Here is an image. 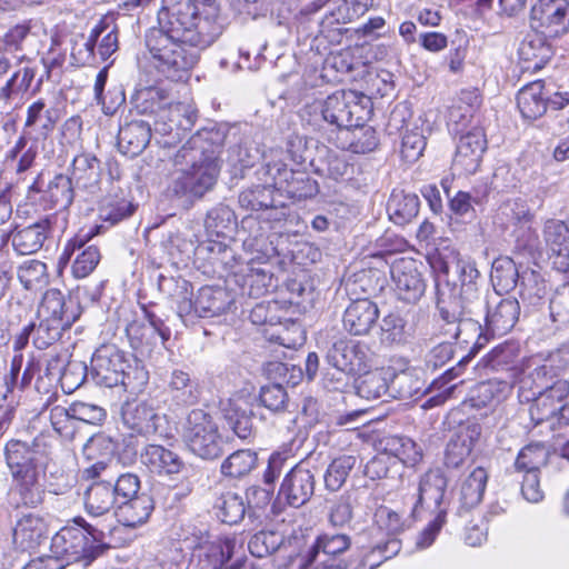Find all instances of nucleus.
<instances>
[{
  "mask_svg": "<svg viewBox=\"0 0 569 569\" xmlns=\"http://www.w3.org/2000/svg\"><path fill=\"white\" fill-rule=\"evenodd\" d=\"M94 37V48L102 61H106L118 50V32L116 26L101 21L90 33Z\"/></svg>",
  "mask_w": 569,
  "mask_h": 569,
  "instance_id": "61",
  "label": "nucleus"
},
{
  "mask_svg": "<svg viewBox=\"0 0 569 569\" xmlns=\"http://www.w3.org/2000/svg\"><path fill=\"white\" fill-rule=\"evenodd\" d=\"M217 517L224 523L236 525L246 515V502L241 495L232 491L223 492L214 503Z\"/></svg>",
  "mask_w": 569,
  "mask_h": 569,
  "instance_id": "49",
  "label": "nucleus"
},
{
  "mask_svg": "<svg viewBox=\"0 0 569 569\" xmlns=\"http://www.w3.org/2000/svg\"><path fill=\"white\" fill-rule=\"evenodd\" d=\"M239 203L242 208L252 211H276V214L272 216L276 220L284 217L282 194L269 183V179H264L263 184H257L243 190L239 194Z\"/></svg>",
  "mask_w": 569,
  "mask_h": 569,
  "instance_id": "26",
  "label": "nucleus"
},
{
  "mask_svg": "<svg viewBox=\"0 0 569 569\" xmlns=\"http://www.w3.org/2000/svg\"><path fill=\"white\" fill-rule=\"evenodd\" d=\"M420 200L415 193L393 190L387 203L390 220L399 226L409 223L419 212Z\"/></svg>",
  "mask_w": 569,
  "mask_h": 569,
  "instance_id": "40",
  "label": "nucleus"
},
{
  "mask_svg": "<svg viewBox=\"0 0 569 569\" xmlns=\"http://www.w3.org/2000/svg\"><path fill=\"white\" fill-rule=\"evenodd\" d=\"M147 322L132 320L126 327V335L133 350L141 355L150 353L158 345L164 346L171 331L163 320L144 309Z\"/></svg>",
  "mask_w": 569,
  "mask_h": 569,
  "instance_id": "15",
  "label": "nucleus"
},
{
  "mask_svg": "<svg viewBox=\"0 0 569 569\" xmlns=\"http://www.w3.org/2000/svg\"><path fill=\"white\" fill-rule=\"evenodd\" d=\"M116 505L118 502L110 481H96L84 493V509L92 517L107 515Z\"/></svg>",
  "mask_w": 569,
  "mask_h": 569,
  "instance_id": "39",
  "label": "nucleus"
},
{
  "mask_svg": "<svg viewBox=\"0 0 569 569\" xmlns=\"http://www.w3.org/2000/svg\"><path fill=\"white\" fill-rule=\"evenodd\" d=\"M548 457L549 448L545 443H529L518 453L515 467L518 471L539 472L540 468L547 465Z\"/></svg>",
  "mask_w": 569,
  "mask_h": 569,
  "instance_id": "52",
  "label": "nucleus"
},
{
  "mask_svg": "<svg viewBox=\"0 0 569 569\" xmlns=\"http://www.w3.org/2000/svg\"><path fill=\"white\" fill-rule=\"evenodd\" d=\"M353 569H376L397 556L401 542L396 537L382 536L380 528H372L360 537Z\"/></svg>",
  "mask_w": 569,
  "mask_h": 569,
  "instance_id": "12",
  "label": "nucleus"
},
{
  "mask_svg": "<svg viewBox=\"0 0 569 569\" xmlns=\"http://www.w3.org/2000/svg\"><path fill=\"white\" fill-rule=\"evenodd\" d=\"M531 23L543 29L550 37H558L569 30L568 0H538L531 8Z\"/></svg>",
  "mask_w": 569,
  "mask_h": 569,
  "instance_id": "18",
  "label": "nucleus"
},
{
  "mask_svg": "<svg viewBox=\"0 0 569 569\" xmlns=\"http://www.w3.org/2000/svg\"><path fill=\"white\" fill-rule=\"evenodd\" d=\"M153 510L150 496L142 493L136 498L118 503L116 517L126 527H137L144 523Z\"/></svg>",
  "mask_w": 569,
  "mask_h": 569,
  "instance_id": "37",
  "label": "nucleus"
},
{
  "mask_svg": "<svg viewBox=\"0 0 569 569\" xmlns=\"http://www.w3.org/2000/svg\"><path fill=\"white\" fill-rule=\"evenodd\" d=\"M513 381L489 379L478 383L472 390L471 400L476 407H486L493 401H501L512 389Z\"/></svg>",
  "mask_w": 569,
  "mask_h": 569,
  "instance_id": "48",
  "label": "nucleus"
},
{
  "mask_svg": "<svg viewBox=\"0 0 569 569\" xmlns=\"http://www.w3.org/2000/svg\"><path fill=\"white\" fill-rule=\"evenodd\" d=\"M18 279L27 290L40 289L48 283L47 264L40 260L24 261L18 268Z\"/></svg>",
  "mask_w": 569,
  "mask_h": 569,
  "instance_id": "56",
  "label": "nucleus"
},
{
  "mask_svg": "<svg viewBox=\"0 0 569 569\" xmlns=\"http://www.w3.org/2000/svg\"><path fill=\"white\" fill-rule=\"evenodd\" d=\"M37 315L44 321L62 322V325L71 327L78 319L79 311L72 298H66L58 289H49L42 297Z\"/></svg>",
  "mask_w": 569,
  "mask_h": 569,
  "instance_id": "27",
  "label": "nucleus"
},
{
  "mask_svg": "<svg viewBox=\"0 0 569 569\" xmlns=\"http://www.w3.org/2000/svg\"><path fill=\"white\" fill-rule=\"evenodd\" d=\"M363 372L356 386L359 397L367 400H376L389 391V381L392 376L391 370L376 369Z\"/></svg>",
  "mask_w": 569,
  "mask_h": 569,
  "instance_id": "44",
  "label": "nucleus"
},
{
  "mask_svg": "<svg viewBox=\"0 0 569 569\" xmlns=\"http://www.w3.org/2000/svg\"><path fill=\"white\" fill-rule=\"evenodd\" d=\"M368 99L352 90L336 91L325 100H316L303 109V118L317 128L325 123L337 129L349 130L367 120L369 110L363 104Z\"/></svg>",
  "mask_w": 569,
  "mask_h": 569,
  "instance_id": "7",
  "label": "nucleus"
},
{
  "mask_svg": "<svg viewBox=\"0 0 569 569\" xmlns=\"http://www.w3.org/2000/svg\"><path fill=\"white\" fill-rule=\"evenodd\" d=\"M549 310L558 329L569 328V283L557 288L550 299Z\"/></svg>",
  "mask_w": 569,
  "mask_h": 569,
  "instance_id": "64",
  "label": "nucleus"
},
{
  "mask_svg": "<svg viewBox=\"0 0 569 569\" xmlns=\"http://www.w3.org/2000/svg\"><path fill=\"white\" fill-rule=\"evenodd\" d=\"M123 423L141 436L159 433L163 417L157 411L153 400L128 401L121 410Z\"/></svg>",
  "mask_w": 569,
  "mask_h": 569,
  "instance_id": "23",
  "label": "nucleus"
},
{
  "mask_svg": "<svg viewBox=\"0 0 569 569\" xmlns=\"http://www.w3.org/2000/svg\"><path fill=\"white\" fill-rule=\"evenodd\" d=\"M74 188L76 187L73 182L68 176L62 173L57 174L52 180L49 181L47 189L43 190V199L49 201L52 206H58L66 209L73 201ZM30 189L37 192L42 191L40 176L30 186Z\"/></svg>",
  "mask_w": 569,
  "mask_h": 569,
  "instance_id": "38",
  "label": "nucleus"
},
{
  "mask_svg": "<svg viewBox=\"0 0 569 569\" xmlns=\"http://www.w3.org/2000/svg\"><path fill=\"white\" fill-rule=\"evenodd\" d=\"M226 418L233 432L241 439L249 438L254 430L251 405L248 399L239 397L230 401Z\"/></svg>",
  "mask_w": 569,
  "mask_h": 569,
  "instance_id": "43",
  "label": "nucleus"
},
{
  "mask_svg": "<svg viewBox=\"0 0 569 569\" xmlns=\"http://www.w3.org/2000/svg\"><path fill=\"white\" fill-rule=\"evenodd\" d=\"M69 178L76 188L94 192L101 180V163L96 156L90 153L76 156Z\"/></svg>",
  "mask_w": 569,
  "mask_h": 569,
  "instance_id": "34",
  "label": "nucleus"
},
{
  "mask_svg": "<svg viewBox=\"0 0 569 569\" xmlns=\"http://www.w3.org/2000/svg\"><path fill=\"white\" fill-rule=\"evenodd\" d=\"M552 367H537L528 377L519 380L518 398L522 403L532 402L529 408L531 421L539 425L559 415L562 420L563 400L569 395V381L559 379L549 385Z\"/></svg>",
  "mask_w": 569,
  "mask_h": 569,
  "instance_id": "6",
  "label": "nucleus"
},
{
  "mask_svg": "<svg viewBox=\"0 0 569 569\" xmlns=\"http://www.w3.org/2000/svg\"><path fill=\"white\" fill-rule=\"evenodd\" d=\"M76 526L61 528L51 539L50 555L28 565L24 569H63L83 561L91 563L106 549L104 531L88 523L83 518L74 519Z\"/></svg>",
  "mask_w": 569,
  "mask_h": 569,
  "instance_id": "3",
  "label": "nucleus"
},
{
  "mask_svg": "<svg viewBox=\"0 0 569 569\" xmlns=\"http://www.w3.org/2000/svg\"><path fill=\"white\" fill-rule=\"evenodd\" d=\"M257 453L242 449L231 453L221 465V473L229 478H242L257 466Z\"/></svg>",
  "mask_w": 569,
  "mask_h": 569,
  "instance_id": "51",
  "label": "nucleus"
},
{
  "mask_svg": "<svg viewBox=\"0 0 569 569\" xmlns=\"http://www.w3.org/2000/svg\"><path fill=\"white\" fill-rule=\"evenodd\" d=\"M315 472L308 463L301 461L290 469L284 476L278 497L290 507L299 508L306 505L315 492Z\"/></svg>",
  "mask_w": 569,
  "mask_h": 569,
  "instance_id": "17",
  "label": "nucleus"
},
{
  "mask_svg": "<svg viewBox=\"0 0 569 569\" xmlns=\"http://www.w3.org/2000/svg\"><path fill=\"white\" fill-rule=\"evenodd\" d=\"M131 103L140 114L153 116V131L162 137L171 136L164 144H172L180 139L179 130H190L197 112L184 103H171L167 92L159 87H143L132 96Z\"/></svg>",
  "mask_w": 569,
  "mask_h": 569,
  "instance_id": "5",
  "label": "nucleus"
},
{
  "mask_svg": "<svg viewBox=\"0 0 569 569\" xmlns=\"http://www.w3.org/2000/svg\"><path fill=\"white\" fill-rule=\"evenodd\" d=\"M485 309L482 319L486 332L492 336L508 333L517 323L520 316V305L516 298H501L498 292L482 296Z\"/></svg>",
  "mask_w": 569,
  "mask_h": 569,
  "instance_id": "14",
  "label": "nucleus"
},
{
  "mask_svg": "<svg viewBox=\"0 0 569 569\" xmlns=\"http://www.w3.org/2000/svg\"><path fill=\"white\" fill-rule=\"evenodd\" d=\"M4 458L12 478L41 475L46 453L41 449L40 439L30 442L10 439L4 446Z\"/></svg>",
  "mask_w": 569,
  "mask_h": 569,
  "instance_id": "11",
  "label": "nucleus"
},
{
  "mask_svg": "<svg viewBox=\"0 0 569 569\" xmlns=\"http://www.w3.org/2000/svg\"><path fill=\"white\" fill-rule=\"evenodd\" d=\"M47 535L44 520L37 515H26L13 529V542L22 551L34 550Z\"/></svg>",
  "mask_w": 569,
  "mask_h": 569,
  "instance_id": "35",
  "label": "nucleus"
},
{
  "mask_svg": "<svg viewBox=\"0 0 569 569\" xmlns=\"http://www.w3.org/2000/svg\"><path fill=\"white\" fill-rule=\"evenodd\" d=\"M41 475L23 476L12 478V493L18 496L19 503L26 507L36 508L44 500V487L40 482Z\"/></svg>",
  "mask_w": 569,
  "mask_h": 569,
  "instance_id": "45",
  "label": "nucleus"
},
{
  "mask_svg": "<svg viewBox=\"0 0 569 569\" xmlns=\"http://www.w3.org/2000/svg\"><path fill=\"white\" fill-rule=\"evenodd\" d=\"M244 250L251 256L247 261L244 281L251 296H262L273 287V273L267 268L269 260L277 256V249L264 236L248 237L243 241Z\"/></svg>",
  "mask_w": 569,
  "mask_h": 569,
  "instance_id": "8",
  "label": "nucleus"
},
{
  "mask_svg": "<svg viewBox=\"0 0 569 569\" xmlns=\"http://www.w3.org/2000/svg\"><path fill=\"white\" fill-rule=\"evenodd\" d=\"M487 150V139L483 129L472 128L461 134L457 143L453 167L463 174H473L480 167Z\"/></svg>",
  "mask_w": 569,
  "mask_h": 569,
  "instance_id": "20",
  "label": "nucleus"
},
{
  "mask_svg": "<svg viewBox=\"0 0 569 569\" xmlns=\"http://www.w3.org/2000/svg\"><path fill=\"white\" fill-rule=\"evenodd\" d=\"M169 390L180 403L192 405L197 401V387L188 372L174 370L169 380Z\"/></svg>",
  "mask_w": 569,
  "mask_h": 569,
  "instance_id": "59",
  "label": "nucleus"
},
{
  "mask_svg": "<svg viewBox=\"0 0 569 569\" xmlns=\"http://www.w3.org/2000/svg\"><path fill=\"white\" fill-rule=\"evenodd\" d=\"M222 29L214 7L206 8L201 16L191 0H163L158 27L146 32L144 46L153 67L178 81L196 66L200 51L211 46Z\"/></svg>",
  "mask_w": 569,
  "mask_h": 569,
  "instance_id": "1",
  "label": "nucleus"
},
{
  "mask_svg": "<svg viewBox=\"0 0 569 569\" xmlns=\"http://www.w3.org/2000/svg\"><path fill=\"white\" fill-rule=\"evenodd\" d=\"M229 306L227 292L221 288L203 287L194 300V316L211 318L223 313Z\"/></svg>",
  "mask_w": 569,
  "mask_h": 569,
  "instance_id": "42",
  "label": "nucleus"
},
{
  "mask_svg": "<svg viewBox=\"0 0 569 569\" xmlns=\"http://www.w3.org/2000/svg\"><path fill=\"white\" fill-rule=\"evenodd\" d=\"M226 134L216 128L202 129L197 132L182 148L200 150L203 157H214L218 161L217 149L224 142Z\"/></svg>",
  "mask_w": 569,
  "mask_h": 569,
  "instance_id": "54",
  "label": "nucleus"
},
{
  "mask_svg": "<svg viewBox=\"0 0 569 569\" xmlns=\"http://www.w3.org/2000/svg\"><path fill=\"white\" fill-rule=\"evenodd\" d=\"M431 267L437 273L447 277L452 271L459 284V295H456L449 289V280L445 288L437 283V308L441 319H457L462 308H467L470 315L483 313L486 305L481 292V273L471 257L451 250L435 258Z\"/></svg>",
  "mask_w": 569,
  "mask_h": 569,
  "instance_id": "2",
  "label": "nucleus"
},
{
  "mask_svg": "<svg viewBox=\"0 0 569 569\" xmlns=\"http://www.w3.org/2000/svg\"><path fill=\"white\" fill-rule=\"evenodd\" d=\"M499 211L515 228L512 233L517 238L519 247L528 250L538 248V236L531 228L535 216L525 201H508L500 207Z\"/></svg>",
  "mask_w": 569,
  "mask_h": 569,
  "instance_id": "22",
  "label": "nucleus"
},
{
  "mask_svg": "<svg viewBox=\"0 0 569 569\" xmlns=\"http://www.w3.org/2000/svg\"><path fill=\"white\" fill-rule=\"evenodd\" d=\"M396 292L406 302H417L425 293L426 283L413 259L401 258L391 264Z\"/></svg>",
  "mask_w": 569,
  "mask_h": 569,
  "instance_id": "21",
  "label": "nucleus"
},
{
  "mask_svg": "<svg viewBox=\"0 0 569 569\" xmlns=\"http://www.w3.org/2000/svg\"><path fill=\"white\" fill-rule=\"evenodd\" d=\"M545 83L541 80L533 81L521 88L517 94V106L523 118L535 120L541 117L548 106Z\"/></svg>",
  "mask_w": 569,
  "mask_h": 569,
  "instance_id": "36",
  "label": "nucleus"
},
{
  "mask_svg": "<svg viewBox=\"0 0 569 569\" xmlns=\"http://www.w3.org/2000/svg\"><path fill=\"white\" fill-rule=\"evenodd\" d=\"M542 237L553 268L559 272H568L569 223L559 219H548L543 224Z\"/></svg>",
  "mask_w": 569,
  "mask_h": 569,
  "instance_id": "24",
  "label": "nucleus"
},
{
  "mask_svg": "<svg viewBox=\"0 0 569 569\" xmlns=\"http://www.w3.org/2000/svg\"><path fill=\"white\" fill-rule=\"evenodd\" d=\"M519 272L515 261L509 257H500L493 260L491 281L495 289L506 291L517 286Z\"/></svg>",
  "mask_w": 569,
  "mask_h": 569,
  "instance_id": "53",
  "label": "nucleus"
},
{
  "mask_svg": "<svg viewBox=\"0 0 569 569\" xmlns=\"http://www.w3.org/2000/svg\"><path fill=\"white\" fill-rule=\"evenodd\" d=\"M292 169H288L279 152H271L270 159L257 171L260 180L269 179V183L277 190H282Z\"/></svg>",
  "mask_w": 569,
  "mask_h": 569,
  "instance_id": "58",
  "label": "nucleus"
},
{
  "mask_svg": "<svg viewBox=\"0 0 569 569\" xmlns=\"http://www.w3.org/2000/svg\"><path fill=\"white\" fill-rule=\"evenodd\" d=\"M236 538L226 536L199 546L191 559L192 569H222L233 556Z\"/></svg>",
  "mask_w": 569,
  "mask_h": 569,
  "instance_id": "28",
  "label": "nucleus"
},
{
  "mask_svg": "<svg viewBox=\"0 0 569 569\" xmlns=\"http://www.w3.org/2000/svg\"><path fill=\"white\" fill-rule=\"evenodd\" d=\"M379 317V309L369 299L353 300L345 310L343 327L355 336L367 335Z\"/></svg>",
  "mask_w": 569,
  "mask_h": 569,
  "instance_id": "30",
  "label": "nucleus"
},
{
  "mask_svg": "<svg viewBox=\"0 0 569 569\" xmlns=\"http://www.w3.org/2000/svg\"><path fill=\"white\" fill-rule=\"evenodd\" d=\"M519 349L516 343L506 342L493 348L485 358L483 365L495 371L510 372L511 378L515 377Z\"/></svg>",
  "mask_w": 569,
  "mask_h": 569,
  "instance_id": "46",
  "label": "nucleus"
},
{
  "mask_svg": "<svg viewBox=\"0 0 569 569\" xmlns=\"http://www.w3.org/2000/svg\"><path fill=\"white\" fill-rule=\"evenodd\" d=\"M141 463L152 473L172 476L179 473L184 463L180 456L160 445H147L141 455Z\"/></svg>",
  "mask_w": 569,
  "mask_h": 569,
  "instance_id": "31",
  "label": "nucleus"
},
{
  "mask_svg": "<svg viewBox=\"0 0 569 569\" xmlns=\"http://www.w3.org/2000/svg\"><path fill=\"white\" fill-rule=\"evenodd\" d=\"M519 54L522 60L532 63L528 68L541 69L551 59L553 52L542 34H535L521 42Z\"/></svg>",
  "mask_w": 569,
  "mask_h": 569,
  "instance_id": "47",
  "label": "nucleus"
},
{
  "mask_svg": "<svg viewBox=\"0 0 569 569\" xmlns=\"http://www.w3.org/2000/svg\"><path fill=\"white\" fill-rule=\"evenodd\" d=\"M234 223L233 211L224 204L210 209L204 219V228L210 236L224 237Z\"/></svg>",
  "mask_w": 569,
  "mask_h": 569,
  "instance_id": "57",
  "label": "nucleus"
},
{
  "mask_svg": "<svg viewBox=\"0 0 569 569\" xmlns=\"http://www.w3.org/2000/svg\"><path fill=\"white\" fill-rule=\"evenodd\" d=\"M64 224V213L56 212L42 217L29 226L16 227L10 233L13 249L19 254L36 253L56 231H62Z\"/></svg>",
  "mask_w": 569,
  "mask_h": 569,
  "instance_id": "10",
  "label": "nucleus"
},
{
  "mask_svg": "<svg viewBox=\"0 0 569 569\" xmlns=\"http://www.w3.org/2000/svg\"><path fill=\"white\" fill-rule=\"evenodd\" d=\"M488 481V472L481 467L475 468L462 481L459 489L461 509L477 507L483 498Z\"/></svg>",
  "mask_w": 569,
  "mask_h": 569,
  "instance_id": "41",
  "label": "nucleus"
},
{
  "mask_svg": "<svg viewBox=\"0 0 569 569\" xmlns=\"http://www.w3.org/2000/svg\"><path fill=\"white\" fill-rule=\"evenodd\" d=\"M173 161L178 168L170 174L167 197L190 209L213 189L220 172L219 162L214 157H203L200 150L190 148H180Z\"/></svg>",
  "mask_w": 569,
  "mask_h": 569,
  "instance_id": "4",
  "label": "nucleus"
},
{
  "mask_svg": "<svg viewBox=\"0 0 569 569\" xmlns=\"http://www.w3.org/2000/svg\"><path fill=\"white\" fill-rule=\"evenodd\" d=\"M129 359L116 345H102L91 358V371L97 383L107 388L118 386L120 376L128 368Z\"/></svg>",
  "mask_w": 569,
  "mask_h": 569,
  "instance_id": "16",
  "label": "nucleus"
},
{
  "mask_svg": "<svg viewBox=\"0 0 569 569\" xmlns=\"http://www.w3.org/2000/svg\"><path fill=\"white\" fill-rule=\"evenodd\" d=\"M327 361L346 375H360L368 368L366 346L355 340L340 339L328 350Z\"/></svg>",
  "mask_w": 569,
  "mask_h": 569,
  "instance_id": "19",
  "label": "nucleus"
},
{
  "mask_svg": "<svg viewBox=\"0 0 569 569\" xmlns=\"http://www.w3.org/2000/svg\"><path fill=\"white\" fill-rule=\"evenodd\" d=\"M29 327L33 335V343L40 350L53 345L60 339L62 331L69 328L62 322L44 321L43 319H39L38 325L31 323Z\"/></svg>",
  "mask_w": 569,
  "mask_h": 569,
  "instance_id": "63",
  "label": "nucleus"
},
{
  "mask_svg": "<svg viewBox=\"0 0 569 569\" xmlns=\"http://www.w3.org/2000/svg\"><path fill=\"white\" fill-rule=\"evenodd\" d=\"M151 132V123L142 120H133L120 127L118 133L120 152L129 157L139 156L149 144Z\"/></svg>",
  "mask_w": 569,
  "mask_h": 569,
  "instance_id": "33",
  "label": "nucleus"
},
{
  "mask_svg": "<svg viewBox=\"0 0 569 569\" xmlns=\"http://www.w3.org/2000/svg\"><path fill=\"white\" fill-rule=\"evenodd\" d=\"M355 463L356 458L353 456H341L332 460L323 476L326 488L331 491L339 490L355 467Z\"/></svg>",
  "mask_w": 569,
  "mask_h": 569,
  "instance_id": "62",
  "label": "nucleus"
},
{
  "mask_svg": "<svg viewBox=\"0 0 569 569\" xmlns=\"http://www.w3.org/2000/svg\"><path fill=\"white\" fill-rule=\"evenodd\" d=\"M351 546V539L345 533H323L319 536L307 555L300 559L299 567L317 562L315 569H347V563L336 558Z\"/></svg>",
  "mask_w": 569,
  "mask_h": 569,
  "instance_id": "13",
  "label": "nucleus"
},
{
  "mask_svg": "<svg viewBox=\"0 0 569 569\" xmlns=\"http://www.w3.org/2000/svg\"><path fill=\"white\" fill-rule=\"evenodd\" d=\"M36 72L32 68H22L7 80L0 88V100L10 104L16 100H21L22 94L27 92L33 81Z\"/></svg>",
  "mask_w": 569,
  "mask_h": 569,
  "instance_id": "50",
  "label": "nucleus"
},
{
  "mask_svg": "<svg viewBox=\"0 0 569 569\" xmlns=\"http://www.w3.org/2000/svg\"><path fill=\"white\" fill-rule=\"evenodd\" d=\"M480 319H482V316L470 315L467 308H462L457 319L442 320L449 326L446 331L447 335H450L460 343L471 345V352H476L488 341L487 332H482Z\"/></svg>",
  "mask_w": 569,
  "mask_h": 569,
  "instance_id": "29",
  "label": "nucleus"
},
{
  "mask_svg": "<svg viewBox=\"0 0 569 569\" xmlns=\"http://www.w3.org/2000/svg\"><path fill=\"white\" fill-rule=\"evenodd\" d=\"M190 450L202 459H216L222 453V438L212 417L201 409L189 412L183 427Z\"/></svg>",
  "mask_w": 569,
  "mask_h": 569,
  "instance_id": "9",
  "label": "nucleus"
},
{
  "mask_svg": "<svg viewBox=\"0 0 569 569\" xmlns=\"http://www.w3.org/2000/svg\"><path fill=\"white\" fill-rule=\"evenodd\" d=\"M57 122L56 111L47 108L43 100L31 103L27 110L26 128H34L41 134L52 131Z\"/></svg>",
  "mask_w": 569,
  "mask_h": 569,
  "instance_id": "55",
  "label": "nucleus"
},
{
  "mask_svg": "<svg viewBox=\"0 0 569 569\" xmlns=\"http://www.w3.org/2000/svg\"><path fill=\"white\" fill-rule=\"evenodd\" d=\"M481 435V426L467 421L452 432L445 451V465L449 468L460 467L470 456Z\"/></svg>",
  "mask_w": 569,
  "mask_h": 569,
  "instance_id": "25",
  "label": "nucleus"
},
{
  "mask_svg": "<svg viewBox=\"0 0 569 569\" xmlns=\"http://www.w3.org/2000/svg\"><path fill=\"white\" fill-rule=\"evenodd\" d=\"M448 479L440 468L429 469L421 475L418 482V498L415 508L418 506L427 508H439L442 503Z\"/></svg>",
  "mask_w": 569,
  "mask_h": 569,
  "instance_id": "32",
  "label": "nucleus"
},
{
  "mask_svg": "<svg viewBox=\"0 0 569 569\" xmlns=\"http://www.w3.org/2000/svg\"><path fill=\"white\" fill-rule=\"evenodd\" d=\"M38 156V143L29 142L24 136H21L14 146L8 151V160H17V173H23L29 170Z\"/></svg>",
  "mask_w": 569,
  "mask_h": 569,
  "instance_id": "60",
  "label": "nucleus"
}]
</instances>
